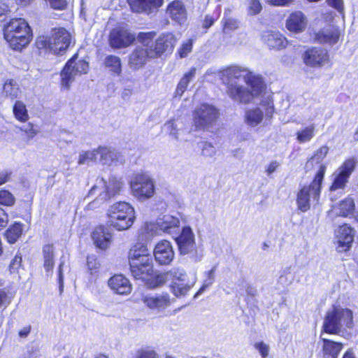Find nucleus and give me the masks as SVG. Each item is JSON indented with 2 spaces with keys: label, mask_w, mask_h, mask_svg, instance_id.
<instances>
[{
  "label": "nucleus",
  "mask_w": 358,
  "mask_h": 358,
  "mask_svg": "<svg viewBox=\"0 0 358 358\" xmlns=\"http://www.w3.org/2000/svg\"><path fill=\"white\" fill-rule=\"evenodd\" d=\"M274 111L273 103L270 97L262 101L259 108L248 110L245 112V120L248 125L256 127L266 118H271Z\"/></svg>",
  "instance_id": "nucleus-9"
},
{
  "label": "nucleus",
  "mask_w": 358,
  "mask_h": 358,
  "mask_svg": "<svg viewBox=\"0 0 358 358\" xmlns=\"http://www.w3.org/2000/svg\"><path fill=\"white\" fill-rule=\"evenodd\" d=\"M32 36L31 29L29 27L24 29L23 33L20 31L17 34H14L13 38H5L4 39L12 50L20 52L29 44Z\"/></svg>",
  "instance_id": "nucleus-20"
},
{
  "label": "nucleus",
  "mask_w": 358,
  "mask_h": 358,
  "mask_svg": "<svg viewBox=\"0 0 358 358\" xmlns=\"http://www.w3.org/2000/svg\"><path fill=\"white\" fill-rule=\"evenodd\" d=\"M136 358H158L157 353L154 350H141L138 351Z\"/></svg>",
  "instance_id": "nucleus-56"
},
{
  "label": "nucleus",
  "mask_w": 358,
  "mask_h": 358,
  "mask_svg": "<svg viewBox=\"0 0 358 358\" xmlns=\"http://www.w3.org/2000/svg\"><path fill=\"white\" fill-rule=\"evenodd\" d=\"M101 181L105 186L106 196H108V199L119 193L124 185L121 180L117 179L115 176L110 177L108 183L103 178H101Z\"/></svg>",
  "instance_id": "nucleus-33"
},
{
  "label": "nucleus",
  "mask_w": 358,
  "mask_h": 358,
  "mask_svg": "<svg viewBox=\"0 0 358 358\" xmlns=\"http://www.w3.org/2000/svg\"><path fill=\"white\" fill-rule=\"evenodd\" d=\"M156 36L155 31L139 32L137 36V40L141 43L144 48H150L152 43H155L152 41Z\"/></svg>",
  "instance_id": "nucleus-45"
},
{
  "label": "nucleus",
  "mask_w": 358,
  "mask_h": 358,
  "mask_svg": "<svg viewBox=\"0 0 358 358\" xmlns=\"http://www.w3.org/2000/svg\"><path fill=\"white\" fill-rule=\"evenodd\" d=\"M135 36L127 30L113 29L109 35V44L114 49L128 47L135 41Z\"/></svg>",
  "instance_id": "nucleus-16"
},
{
  "label": "nucleus",
  "mask_w": 358,
  "mask_h": 358,
  "mask_svg": "<svg viewBox=\"0 0 358 358\" xmlns=\"http://www.w3.org/2000/svg\"><path fill=\"white\" fill-rule=\"evenodd\" d=\"M104 64L113 73L120 76L122 73V62L119 57L108 55L104 59Z\"/></svg>",
  "instance_id": "nucleus-39"
},
{
  "label": "nucleus",
  "mask_w": 358,
  "mask_h": 358,
  "mask_svg": "<svg viewBox=\"0 0 358 358\" xmlns=\"http://www.w3.org/2000/svg\"><path fill=\"white\" fill-rule=\"evenodd\" d=\"M357 162L354 158L346 159L339 169L334 173V179L331 185L330 191L344 189L348 179L356 167Z\"/></svg>",
  "instance_id": "nucleus-11"
},
{
  "label": "nucleus",
  "mask_w": 358,
  "mask_h": 358,
  "mask_svg": "<svg viewBox=\"0 0 358 358\" xmlns=\"http://www.w3.org/2000/svg\"><path fill=\"white\" fill-rule=\"evenodd\" d=\"M107 224L117 231L129 229L135 220L134 208L128 203L120 201L112 205L108 210Z\"/></svg>",
  "instance_id": "nucleus-3"
},
{
  "label": "nucleus",
  "mask_w": 358,
  "mask_h": 358,
  "mask_svg": "<svg viewBox=\"0 0 358 358\" xmlns=\"http://www.w3.org/2000/svg\"><path fill=\"white\" fill-rule=\"evenodd\" d=\"M165 127L167 131L169 132L170 135L173 136L176 139L178 138L177 136V129L174 122L173 121H170L165 124Z\"/></svg>",
  "instance_id": "nucleus-60"
},
{
  "label": "nucleus",
  "mask_w": 358,
  "mask_h": 358,
  "mask_svg": "<svg viewBox=\"0 0 358 358\" xmlns=\"http://www.w3.org/2000/svg\"><path fill=\"white\" fill-rule=\"evenodd\" d=\"M178 250L181 255L192 254L196 250L194 234L189 226L184 227L175 238Z\"/></svg>",
  "instance_id": "nucleus-12"
},
{
  "label": "nucleus",
  "mask_w": 358,
  "mask_h": 358,
  "mask_svg": "<svg viewBox=\"0 0 358 358\" xmlns=\"http://www.w3.org/2000/svg\"><path fill=\"white\" fill-rule=\"evenodd\" d=\"M194 282L195 281L189 283V282L187 280V278H186V281H178L173 282V284L171 285V292L177 297L185 296L193 287Z\"/></svg>",
  "instance_id": "nucleus-38"
},
{
  "label": "nucleus",
  "mask_w": 358,
  "mask_h": 358,
  "mask_svg": "<svg viewBox=\"0 0 358 358\" xmlns=\"http://www.w3.org/2000/svg\"><path fill=\"white\" fill-rule=\"evenodd\" d=\"M315 129V125L312 124L298 131L296 133L297 141L301 143L310 141L314 136Z\"/></svg>",
  "instance_id": "nucleus-44"
},
{
  "label": "nucleus",
  "mask_w": 358,
  "mask_h": 358,
  "mask_svg": "<svg viewBox=\"0 0 358 358\" xmlns=\"http://www.w3.org/2000/svg\"><path fill=\"white\" fill-rule=\"evenodd\" d=\"M226 77L227 93L235 101L248 103L262 94L265 85L262 77L248 73L238 66H231L223 71Z\"/></svg>",
  "instance_id": "nucleus-1"
},
{
  "label": "nucleus",
  "mask_w": 358,
  "mask_h": 358,
  "mask_svg": "<svg viewBox=\"0 0 358 358\" xmlns=\"http://www.w3.org/2000/svg\"><path fill=\"white\" fill-rule=\"evenodd\" d=\"M13 111L15 118L20 122H26L29 119L28 111L22 101H16Z\"/></svg>",
  "instance_id": "nucleus-42"
},
{
  "label": "nucleus",
  "mask_w": 358,
  "mask_h": 358,
  "mask_svg": "<svg viewBox=\"0 0 358 358\" xmlns=\"http://www.w3.org/2000/svg\"><path fill=\"white\" fill-rule=\"evenodd\" d=\"M214 282V280H212L209 278H206L204 280L203 283L199 291L195 294L194 298L197 297L199 295H201L203 293L207 288L210 287Z\"/></svg>",
  "instance_id": "nucleus-58"
},
{
  "label": "nucleus",
  "mask_w": 358,
  "mask_h": 358,
  "mask_svg": "<svg viewBox=\"0 0 358 358\" xmlns=\"http://www.w3.org/2000/svg\"><path fill=\"white\" fill-rule=\"evenodd\" d=\"M92 238L97 248L104 250L108 248L111 236L106 231V229L103 226H100L94 230Z\"/></svg>",
  "instance_id": "nucleus-31"
},
{
  "label": "nucleus",
  "mask_w": 358,
  "mask_h": 358,
  "mask_svg": "<svg viewBox=\"0 0 358 358\" xmlns=\"http://www.w3.org/2000/svg\"><path fill=\"white\" fill-rule=\"evenodd\" d=\"M43 266L47 273L52 271L55 260H54V246L53 245H45L43 248Z\"/></svg>",
  "instance_id": "nucleus-36"
},
{
  "label": "nucleus",
  "mask_w": 358,
  "mask_h": 358,
  "mask_svg": "<svg viewBox=\"0 0 358 358\" xmlns=\"http://www.w3.org/2000/svg\"><path fill=\"white\" fill-rule=\"evenodd\" d=\"M97 152L100 155L99 161L103 165L110 166L113 163L122 160L120 153L115 149L99 147Z\"/></svg>",
  "instance_id": "nucleus-30"
},
{
  "label": "nucleus",
  "mask_w": 358,
  "mask_h": 358,
  "mask_svg": "<svg viewBox=\"0 0 358 358\" xmlns=\"http://www.w3.org/2000/svg\"><path fill=\"white\" fill-rule=\"evenodd\" d=\"M306 27V20L304 15L300 12L292 13L287 20L286 27L293 32L303 31Z\"/></svg>",
  "instance_id": "nucleus-29"
},
{
  "label": "nucleus",
  "mask_w": 358,
  "mask_h": 358,
  "mask_svg": "<svg viewBox=\"0 0 358 358\" xmlns=\"http://www.w3.org/2000/svg\"><path fill=\"white\" fill-rule=\"evenodd\" d=\"M20 129L27 134L28 139L33 138L37 134V131L34 129L33 125L30 123L27 125L23 126Z\"/></svg>",
  "instance_id": "nucleus-54"
},
{
  "label": "nucleus",
  "mask_w": 358,
  "mask_h": 358,
  "mask_svg": "<svg viewBox=\"0 0 358 358\" xmlns=\"http://www.w3.org/2000/svg\"><path fill=\"white\" fill-rule=\"evenodd\" d=\"M77 59V55L71 57L66 63L60 73L61 85L66 90H69L71 84L74 81L77 76L87 73L88 63L85 60H78Z\"/></svg>",
  "instance_id": "nucleus-8"
},
{
  "label": "nucleus",
  "mask_w": 358,
  "mask_h": 358,
  "mask_svg": "<svg viewBox=\"0 0 358 358\" xmlns=\"http://www.w3.org/2000/svg\"><path fill=\"white\" fill-rule=\"evenodd\" d=\"M163 0H129L133 11L150 13L162 6Z\"/></svg>",
  "instance_id": "nucleus-23"
},
{
  "label": "nucleus",
  "mask_w": 358,
  "mask_h": 358,
  "mask_svg": "<svg viewBox=\"0 0 358 358\" xmlns=\"http://www.w3.org/2000/svg\"><path fill=\"white\" fill-rule=\"evenodd\" d=\"M153 253L155 261L160 265L170 264L175 256L171 243L165 240L155 245Z\"/></svg>",
  "instance_id": "nucleus-15"
},
{
  "label": "nucleus",
  "mask_w": 358,
  "mask_h": 358,
  "mask_svg": "<svg viewBox=\"0 0 358 358\" xmlns=\"http://www.w3.org/2000/svg\"><path fill=\"white\" fill-rule=\"evenodd\" d=\"M10 12L9 6L5 3L0 2V21L5 20V16Z\"/></svg>",
  "instance_id": "nucleus-61"
},
{
  "label": "nucleus",
  "mask_w": 358,
  "mask_h": 358,
  "mask_svg": "<svg viewBox=\"0 0 358 358\" xmlns=\"http://www.w3.org/2000/svg\"><path fill=\"white\" fill-rule=\"evenodd\" d=\"M328 5L335 8L344 17L345 10L343 0H327Z\"/></svg>",
  "instance_id": "nucleus-51"
},
{
  "label": "nucleus",
  "mask_w": 358,
  "mask_h": 358,
  "mask_svg": "<svg viewBox=\"0 0 358 358\" xmlns=\"http://www.w3.org/2000/svg\"><path fill=\"white\" fill-rule=\"evenodd\" d=\"M192 50V41L191 40H188L187 42L184 43L179 48L178 54L181 58H184L187 56Z\"/></svg>",
  "instance_id": "nucleus-52"
},
{
  "label": "nucleus",
  "mask_w": 358,
  "mask_h": 358,
  "mask_svg": "<svg viewBox=\"0 0 358 358\" xmlns=\"http://www.w3.org/2000/svg\"><path fill=\"white\" fill-rule=\"evenodd\" d=\"M71 43V34L64 28L53 29L50 36H40L36 41L39 50L62 54Z\"/></svg>",
  "instance_id": "nucleus-5"
},
{
  "label": "nucleus",
  "mask_w": 358,
  "mask_h": 358,
  "mask_svg": "<svg viewBox=\"0 0 358 358\" xmlns=\"http://www.w3.org/2000/svg\"><path fill=\"white\" fill-rule=\"evenodd\" d=\"M262 39L270 49H281L286 47L287 41L281 34L274 31H265L262 33Z\"/></svg>",
  "instance_id": "nucleus-22"
},
{
  "label": "nucleus",
  "mask_w": 358,
  "mask_h": 358,
  "mask_svg": "<svg viewBox=\"0 0 358 358\" xmlns=\"http://www.w3.org/2000/svg\"><path fill=\"white\" fill-rule=\"evenodd\" d=\"M22 262V257L16 255L14 259L11 261L9 267L11 273H15L20 266Z\"/></svg>",
  "instance_id": "nucleus-55"
},
{
  "label": "nucleus",
  "mask_w": 358,
  "mask_h": 358,
  "mask_svg": "<svg viewBox=\"0 0 358 358\" xmlns=\"http://www.w3.org/2000/svg\"><path fill=\"white\" fill-rule=\"evenodd\" d=\"M162 232L156 222H146L140 229L139 236L142 241H150L153 237L161 235Z\"/></svg>",
  "instance_id": "nucleus-32"
},
{
  "label": "nucleus",
  "mask_w": 358,
  "mask_h": 358,
  "mask_svg": "<svg viewBox=\"0 0 358 358\" xmlns=\"http://www.w3.org/2000/svg\"><path fill=\"white\" fill-rule=\"evenodd\" d=\"M196 72V69L195 67H192L190 70L186 73L183 77L179 81L177 87L175 91V96H182L183 93L185 92L189 83L193 80L195 77Z\"/></svg>",
  "instance_id": "nucleus-34"
},
{
  "label": "nucleus",
  "mask_w": 358,
  "mask_h": 358,
  "mask_svg": "<svg viewBox=\"0 0 358 358\" xmlns=\"http://www.w3.org/2000/svg\"><path fill=\"white\" fill-rule=\"evenodd\" d=\"M146 282L147 285L150 288H155L163 285L168 281L166 272L165 273H154L146 279H141Z\"/></svg>",
  "instance_id": "nucleus-37"
},
{
  "label": "nucleus",
  "mask_w": 358,
  "mask_h": 358,
  "mask_svg": "<svg viewBox=\"0 0 358 358\" xmlns=\"http://www.w3.org/2000/svg\"><path fill=\"white\" fill-rule=\"evenodd\" d=\"M3 94L6 98L13 100L19 97L21 90L16 81L10 79L7 80L3 85Z\"/></svg>",
  "instance_id": "nucleus-35"
},
{
  "label": "nucleus",
  "mask_w": 358,
  "mask_h": 358,
  "mask_svg": "<svg viewBox=\"0 0 358 358\" xmlns=\"http://www.w3.org/2000/svg\"><path fill=\"white\" fill-rule=\"evenodd\" d=\"M352 327V311L348 308L334 307L328 311L324 317L322 333L339 335L343 329Z\"/></svg>",
  "instance_id": "nucleus-4"
},
{
  "label": "nucleus",
  "mask_w": 358,
  "mask_h": 358,
  "mask_svg": "<svg viewBox=\"0 0 358 358\" xmlns=\"http://www.w3.org/2000/svg\"><path fill=\"white\" fill-rule=\"evenodd\" d=\"M22 233V224L20 222H15L6 231L5 236L10 243H14L21 236Z\"/></svg>",
  "instance_id": "nucleus-40"
},
{
  "label": "nucleus",
  "mask_w": 358,
  "mask_h": 358,
  "mask_svg": "<svg viewBox=\"0 0 358 358\" xmlns=\"http://www.w3.org/2000/svg\"><path fill=\"white\" fill-rule=\"evenodd\" d=\"M214 24V19L210 15H206L203 22V27L208 29Z\"/></svg>",
  "instance_id": "nucleus-64"
},
{
  "label": "nucleus",
  "mask_w": 358,
  "mask_h": 358,
  "mask_svg": "<svg viewBox=\"0 0 358 358\" xmlns=\"http://www.w3.org/2000/svg\"><path fill=\"white\" fill-rule=\"evenodd\" d=\"M255 348L257 349L262 358H266L269 352V346L264 342H259L255 344Z\"/></svg>",
  "instance_id": "nucleus-53"
},
{
  "label": "nucleus",
  "mask_w": 358,
  "mask_h": 358,
  "mask_svg": "<svg viewBox=\"0 0 358 358\" xmlns=\"http://www.w3.org/2000/svg\"><path fill=\"white\" fill-rule=\"evenodd\" d=\"M238 24L239 22L238 20L233 18H228L225 21L224 29L234 31L238 28Z\"/></svg>",
  "instance_id": "nucleus-57"
},
{
  "label": "nucleus",
  "mask_w": 358,
  "mask_h": 358,
  "mask_svg": "<svg viewBox=\"0 0 358 358\" xmlns=\"http://www.w3.org/2000/svg\"><path fill=\"white\" fill-rule=\"evenodd\" d=\"M176 43V39L172 33H164L155 41V43L151 44L150 54L155 58L159 57L164 52L171 51Z\"/></svg>",
  "instance_id": "nucleus-13"
},
{
  "label": "nucleus",
  "mask_w": 358,
  "mask_h": 358,
  "mask_svg": "<svg viewBox=\"0 0 358 358\" xmlns=\"http://www.w3.org/2000/svg\"><path fill=\"white\" fill-rule=\"evenodd\" d=\"M329 152V148L327 146L321 147L315 155L309 159V162L313 161L317 164L320 163L324 158L327 156Z\"/></svg>",
  "instance_id": "nucleus-49"
},
{
  "label": "nucleus",
  "mask_w": 358,
  "mask_h": 358,
  "mask_svg": "<svg viewBox=\"0 0 358 358\" xmlns=\"http://www.w3.org/2000/svg\"><path fill=\"white\" fill-rule=\"evenodd\" d=\"M168 281L171 280V284L178 281H186L187 275L185 271L178 268H173L166 272Z\"/></svg>",
  "instance_id": "nucleus-43"
},
{
  "label": "nucleus",
  "mask_w": 358,
  "mask_h": 358,
  "mask_svg": "<svg viewBox=\"0 0 358 358\" xmlns=\"http://www.w3.org/2000/svg\"><path fill=\"white\" fill-rule=\"evenodd\" d=\"M326 171V166L320 165V169L316 173L312 182L304 186L298 193L296 203L298 208L302 212H306L310 209V199L318 201L321 192L322 183Z\"/></svg>",
  "instance_id": "nucleus-6"
},
{
  "label": "nucleus",
  "mask_w": 358,
  "mask_h": 358,
  "mask_svg": "<svg viewBox=\"0 0 358 358\" xmlns=\"http://www.w3.org/2000/svg\"><path fill=\"white\" fill-rule=\"evenodd\" d=\"M262 5L259 0H249L248 13L250 15L259 14L262 10Z\"/></svg>",
  "instance_id": "nucleus-50"
},
{
  "label": "nucleus",
  "mask_w": 358,
  "mask_h": 358,
  "mask_svg": "<svg viewBox=\"0 0 358 358\" xmlns=\"http://www.w3.org/2000/svg\"><path fill=\"white\" fill-rule=\"evenodd\" d=\"M219 110L213 105L201 104L193 113V122L196 131L209 129L216 123Z\"/></svg>",
  "instance_id": "nucleus-7"
},
{
  "label": "nucleus",
  "mask_w": 358,
  "mask_h": 358,
  "mask_svg": "<svg viewBox=\"0 0 358 358\" xmlns=\"http://www.w3.org/2000/svg\"><path fill=\"white\" fill-rule=\"evenodd\" d=\"M64 265V262L61 260V262L59 265L58 268V282L60 292H62L64 287V275L62 272V267Z\"/></svg>",
  "instance_id": "nucleus-59"
},
{
  "label": "nucleus",
  "mask_w": 358,
  "mask_h": 358,
  "mask_svg": "<svg viewBox=\"0 0 358 358\" xmlns=\"http://www.w3.org/2000/svg\"><path fill=\"white\" fill-rule=\"evenodd\" d=\"M98 149L92 151H87L80 154L78 164H87L96 159V156L99 155Z\"/></svg>",
  "instance_id": "nucleus-46"
},
{
  "label": "nucleus",
  "mask_w": 358,
  "mask_h": 358,
  "mask_svg": "<svg viewBox=\"0 0 358 358\" xmlns=\"http://www.w3.org/2000/svg\"><path fill=\"white\" fill-rule=\"evenodd\" d=\"M130 271L136 279H146L153 272L152 256L143 244L135 245L129 252Z\"/></svg>",
  "instance_id": "nucleus-2"
},
{
  "label": "nucleus",
  "mask_w": 358,
  "mask_h": 358,
  "mask_svg": "<svg viewBox=\"0 0 358 358\" xmlns=\"http://www.w3.org/2000/svg\"><path fill=\"white\" fill-rule=\"evenodd\" d=\"M143 303L150 309L163 310L171 304L170 296L166 292L146 294L143 296Z\"/></svg>",
  "instance_id": "nucleus-17"
},
{
  "label": "nucleus",
  "mask_w": 358,
  "mask_h": 358,
  "mask_svg": "<svg viewBox=\"0 0 358 358\" xmlns=\"http://www.w3.org/2000/svg\"><path fill=\"white\" fill-rule=\"evenodd\" d=\"M355 231L349 225L345 224L340 226L336 231V238L337 241L336 250L338 252H343L349 250L354 241Z\"/></svg>",
  "instance_id": "nucleus-14"
},
{
  "label": "nucleus",
  "mask_w": 358,
  "mask_h": 358,
  "mask_svg": "<svg viewBox=\"0 0 358 358\" xmlns=\"http://www.w3.org/2000/svg\"><path fill=\"white\" fill-rule=\"evenodd\" d=\"M355 210L353 199L348 198L342 201L336 209V214L339 216L347 217L351 215Z\"/></svg>",
  "instance_id": "nucleus-41"
},
{
  "label": "nucleus",
  "mask_w": 358,
  "mask_h": 358,
  "mask_svg": "<svg viewBox=\"0 0 358 358\" xmlns=\"http://www.w3.org/2000/svg\"><path fill=\"white\" fill-rule=\"evenodd\" d=\"M199 146L201 155L206 157H213L216 154V150L210 143L203 141L199 143Z\"/></svg>",
  "instance_id": "nucleus-47"
},
{
  "label": "nucleus",
  "mask_w": 358,
  "mask_h": 358,
  "mask_svg": "<svg viewBox=\"0 0 358 358\" xmlns=\"http://www.w3.org/2000/svg\"><path fill=\"white\" fill-rule=\"evenodd\" d=\"M340 36L339 30L335 27L323 29L315 34V41L320 43L333 45L336 44Z\"/></svg>",
  "instance_id": "nucleus-28"
},
{
  "label": "nucleus",
  "mask_w": 358,
  "mask_h": 358,
  "mask_svg": "<svg viewBox=\"0 0 358 358\" xmlns=\"http://www.w3.org/2000/svg\"><path fill=\"white\" fill-rule=\"evenodd\" d=\"M110 288L117 294H129L131 291L129 280L122 275H115L108 282Z\"/></svg>",
  "instance_id": "nucleus-21"
},
{
  "label": "nucleus",
  "mask_w": 358,
  "mask_h": 358,
  "mask_svg": "<svg viewBox=\"0 0 358 358\" xmlns=\"http://www.w3.org/2000/svg\"><path fill=\"white\" fill-rule=\"evenodd\" d=\"M130 187L134 196L138 199H148L155 192V185L152 178L147 174H137L130 181Z\"/></svg>",
  "instance_id": "nucleus-10"
},
{
  "label": "nucleus",
  "mask_w": 358,
  "mask_h": 358,
  "mask_svg": "<svg viewBox=\"0 0 358 358\" xmlns=\"http://www.w3.org/2000/svg\"><path fill=\"white\" fill-rule=\"evenodd\" d=\"M303 60L306 65L320 66L328 60V53L324 49L313 48L304 52Z\"/></svg>",
  "instance_id": "nucleus-19"
},
{
  "label": "nucleus",
  "mask_w": 358,
  "mask_h": 358,
  "mask_svg": "<svg viewBox=\"0 0 358 358\" xmlns=\"http://www.w3.org/2000/svg\"><path fill=\"white\" fill-rule=\"evenodd\" d=\"M15 203V197L7 190L0 191V204L7 206H13Z\"/></svg>",
  "instance_id": "nucleus-48"
},
{
  "label": "nucleus",
  "mask_w": 358,
  "mask_h": 358,
  "mask_svg": "<svg viewBox=\"0 0 358 358\" xmlns=\"http://www.w3.org/2000/svg\"><path fill=\"white\" fill-rule=\"evenodd\" d=\"M8 224V215L0 208V230L6 227Z\"/></svg>",
  "instance_id": "nucleus-62"
},
{
  "label": "nucleus",
  "mask_w": 358,
  "mask_h": 358,
  "mask_svg": "<svg viewBox=\"0 0 358 358\" xmlns=\"http://www.w3.org/2000/svg\"><path fill=\"white\" fill-rule=\"evenodd\" d=\"M156 222L162 234L166 233L171 234L174 233L180 226L179 219L171 215H164L162 217H159Z\"/></svg>",
  "instance_id": "nucleus-27"
},
{
  "label": "nucleus",
  "mask_w": 358,
  "mask_h": 358,
  "mask_svg": "<svg viewBox=\"0 0 358 358\" xmlns=\"http://www.w3.org/2000/svg\"><path fill=\"white\" fill-rule=\"evenodd\" d=\"M279 165L280 164L277 161L271 162L266 169L267 174L270 176L271 173L275 172Z\"/></svg>",
  "instance_id": "nucleus-63"
},
{
  "label": "nucleus",
  "mask_w": 358,
  "mask_h": 358,
  "mask_svg": "<svg viewBox=\"0 0 358 358\" xmlns=\"http://www.w3.org/2000/svg\"><path fill=\"white\" fill-rule=\"evenodd\" d=\"M155 58L150 54V48L136 47L129 57V66L134 70L141 69L149 59Z\"/></svg>",
  "instance_id": "nucleus-18"
},
{
  "label": "nucleus",
  "mask_w": 358,
  "mask_h": 358,
  "mask_svg": "<svg viewBox=\"0 0 358 358\" xmlns=\"http://www.w3.org/2000/svg\"><path fill=\"white\" fill-rule=\"evenodd\" d=\"M167 13L171 18L179 24H183L187 20V11L182 2L174 1L167 8Z\"/></svg>",
  "instance_id": "nucleus-26"
},
{
  "label": "nucleus",
  "mask_w": 358,
  "mask_h": 358,
  "mask_svg": "<svg viewBox=\"0 0 358 358\" xmlns=\"http://www.w3.org/2000/svg\"><path fill=\"white\" fill-rule=\"evenodd\" d=\"M320 335L322 341V353L324 358H338V355L343 348V344L323 337Z\"/></svg>",
  "instance_id": "nucleus-24"
},
{
  "label": "nucleus",
  "mask_w": 358,
  "mask_h": 358,
  "mask_svg": "<svg viewBox=\"0 0 358 358\" xmlns=\"http://www.w3.org/2000/svg\"><path fill=\"white\" fill-rule=\"evenodd\" d=\"M30 27L25 20L22 18H13L3 27V37L13 38L14 34L20 31H24V29Z\"/></svg>",
  "instance_id": "nucleus-25"
}]
</instances>
